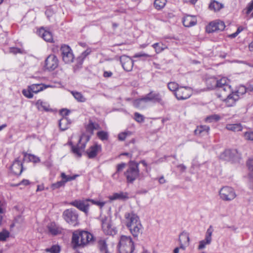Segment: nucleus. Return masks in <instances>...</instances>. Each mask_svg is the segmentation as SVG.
<instances>
[{
    "label": "nucleus",
    "instance_id": "1a4fd4ad",
    "mask_svg": "<svg viewBox=\"0 0 253 253\" xmlns=\"http://www.w3.org/2000/svg\"><path fill=\"white\" fill-rule=\"evenodd\" d=\"M63 61L65 63H72L74 59V56L70 47L63 44L60 48Z\"/></svg>",
    "mask_w": 253,
    "mask_h": 253
},
{
    "label": "nucleus",
    "instance_id": "473e14b6",
    "mask_svg": "<svg viewBox=\"0 0 253 253\" xmlns=\"http://www.w3.org/2000/svg\"><path fill=\"white\" fill-rule=\"evenodd\" d=\"M79 176V175L78 174H74L72 175H67L64 172H62L60 174V177L61 178V180L63 181L65 184L67 182L75 180Z\"/></svg>",
    "mask_w": 253,
    "mask_h": 253
},
{
    "label": "nucleus",
    "instance_id": "09e8293b",
    "mask_svg": "<svg viewBox=\"0 0 253 253\" xmlns=\"http://www.w3.org/2000/svg\"><path fill=\"white\" fill-rule=\"evenodd\" d=\"M97 136L101 140H107L108 137V135L107 132L104 131H98L97 133Z\"/></svg>",
    "mask_w": 253,
    "mask_h": 253
},
{
    "label": "nucleus",
    "instance_id": "423d86ee",
    "mask_svg": "<svg viewBox=\"0 0 253 253\" xmlns=\"http://www.w3.org/2000/svg\"><path fill=\"white\" fill-rule=\"evenodd\" d=\"M63 216L67 222L73 226H76L78 223V214L74 209L65 210L63 213Z\"/></svg>",
    "mask_w": 253,
    "mask_h": 253
},
{
    "label": "nucleus",
    "instance_id": "9b49d317",
    "mask_svg": "<svg viewBox=\"0 0 253 253\" xmlns=\"http://www.w3.org/2000/svg\"><path fill=\"white\" fill-rule=\"evenodd\" d=\"M213 228L211 225L207 229L204 240L200 241L198 247V250H203L205 249L207 245H210L212 241V235L213 232Z\"/></svg>",
    "mask_w": 253,
    "mask_h": 253
},
{
    "label": "nucleus",
    "instance_id": "393cba45",
    "mask_svg": "<svg viewBox=\"0 0 253 253\" xmlns=\"http://www.w3.org/2000/svg\"><path fill=\"white\" fill-rule=\"evenodd\" d=\"M80 236L81 238L82 245H84L91 241L93 238L92 235L88 232L80 231Z\"/></svg>",
    "mask_w": 253,
    "mask_h": 253
},
{
    "label": "nucleus",
    "instance_id": "c756f323",
    "mask_svg": "<svg viewBox=\"0 0 253 253\" xmlns=\"http://www.w3.org/2000/svg\"><path fill=\"white\" fill-rule=\"evenodd\" d=\"M72 244L74 248L82 246L81 238L80 236V231H75L72 236Z\"/></svg>",
    "mask_w": 253,
    "mask_h": 253
},
{
    "label": "nucleus",
    "instance_id": "20e7f679",
    "mask_svg": "<svg viewBox=\"0 0 253 253\" xmlns=\"http://www.w3.org/2000/svg\"><path fill=\"white\" fill-rule=\"evenodd\" d=\"M225 94H219L218 96L223 100L227 107H232L234 106L236 102L239 99V95L237 92H234L231 89V92L228 93L226 92Z\"/></svg>",
    "mask_w": 253,
    "mask_h": 253
},
{
    "label": "nucleus",
    "instance_id": "6e6d98bb",
    "mask_svg": "<svg viewBox=\"0 0 253 253\" xmlns=\"http://www.w3.org/2000/svg\"><path fill=\"white\" fill-rule=\"evenodd\" d=\"M22 93L25 96L29 98H31L33 96V92L32 90L29 89V86L27 89H23Z\"/></svg>",
    "mask_w": 253,
    "mask_h": 253
},
{
    "label": "nucleus",
    "instance_id": "aec40b11",
    "mask_svg": "<svg viewBox=\"0 0 253 253\" xmlns=\"http://www.w3.org/2000/svg\"><path fill=\"white\" fill-rule=\"evenodd\" d=\"M237 153V151L236 149H227L221 153L219 157L220 159L229 161L234 157Z\"/></svg>",
    "mask_w": 253,
    "mask_h": 253
},
{
    "label": "nucleus",
    "instance_id": "49530a36",
    "mask_svg": "<svg viewBox=\"0 0 253 253\" xmlns=\"http://www.w3.org/2000/svg\"><path fill=\"white\" fill-rule=\"evenodd\" d=\"M65 184L62 180L57 181L54 183H53L51 185V188L54 190L55 189H57L60 188L61 187H64L65 186Z\"/></svg>",
    "mask_w": 253,
    "mask_h": 253
},
{
    "label": "nucleus",
    "instance_id": "c85d7f7f",
    "mask_svg": "<svg viewBox=\"0 0 253 253\" xmlns=\"http://www.w3.org/2000/svg\"><path fill=\"white\" fill-rule=\"evenodd\" d=\"M22 155L23 160L24 161L33 162V163H36L39 162L40 161L39 157H37V156L34 155L27 154L26 153H23Z\"/></svg>",
    "mask_w": 253,
    "mask_h": 253
},
{
    "label": "nucleus",
    "instance_id": "b1692460",
    "mask_svg": "<svg viewBox=\"0 0 253 253\" xmlns=\"http://www.w3.org/2000/svg\"><path fill=\"white\" fill-rule=\"evenodd\" d=\"M37 109L40 111H49L50 110L49 104L41 99L38 100L35 103Z\"/></svg>",
    "mask_w": 253,
    "mask_h": 253
},
{
    "label": "nucleus",
    "instance_id": "864d4df0",
    "mask_svg": "<svg viewBox=\"0 0 253 253\" xmlns=\"http://www.w3.org/2000/svg\"><path fill=\"white\" fill-rule=\"evenodd\" d=\"M30 184V182L28 179H23L19 183H17V187L20 186V189H23L24 187L29 185Z\"/></svg>",
    "mask_w": 253,
    "mask_h": 253
},
{
    "label": "nucleus",
    "instance_id": "bf43d9fd",
    "mask_svg": "<svg viewBox=\"0 0 253 253\" xmlns=\"http://www.w3.org/2000/svg\"><path fill=\"white\" fill-rule=\"evenodd\" d=\"M126 165L124 163H122L119 164L117 166V172H119L122 171L125 168Z\"/></svg>",
    "mask_w": 253,
    "mask_h": 253
},
{
    "label": "nucleus",
    "instance_id": "0eeeda50",
    "mask_svg": "<svg viewBox=\"0 0 253 253\" xmlns=\"http://www.w3.org/2000/svg\"><path fill=\"white\" fill-rule=\"evenodd\" d=\"M219 196L223 201H231L236 198V194L233 188L229 186H224L220 189Z\"/></svg>",
    "mask_w": 253,
    "mask_h": 253
},
{
    "label": "nucleus",
    "instance_id": "79ce46f5",
    "mask_svg": "<svg viewBox=\"0 0 253 253\" xmlns=\"http://www.w3.org/2000/svg\"><path fill=\"white\" fill-rule=\"evenodd\" d=\"M168 87L170 91L175 93L180 86L175 82H170L168 84Z\"/></svg>",
    "mask_w": 253,
    "mask_h": 253
},
{
    "label": "nucleus",
    "instance_id": "8fccbe9b",
    "mask_svg": "<svg viewBox=\"0 0 253 253\" xmlns=\"http://www.w3.org/2000/svg\"><path fill=\"white\" fill-rule=\"evenodd\" d=\"M131 134V132L129 131L121 132L118 135V139L121 141H123L127 136H129Z\"/></svg>",
    "mask_w": 253,
    "mask_h": 253
},
{
    "label": "nucleus",
    "instance_id": "a19ab883",
    "mask_svg": "<svg viewBox=\"0 0 253 253\" xmlns=\"http://www.w3.org/2000/svg\"><path fill=\"white\" fill-rule=\"evenodd\" d=\"M212 80L216 81V79L214 78H210L206 80V84L209 89H211L216 88V84H213V81Z\"/></svg>",
    "mask_w": 253,
    "mask_h": 253
},
{
    "label": "nucleus",
    "instance_id": "4d7b16f0",
    "mask_svg": "<svg viewBox=\"0 0 253 253\" xmlns=\"http://www.w3.org/2000/svg\"><path fill=\"white\" fill-rule=\"evenodd\" d=\"M234 92H237V94H239L240 96V95L245 94L247 92V88H246L244 86H241L237 91Z\"/></svg>",
    "mask_w": 253,
    "mask_h": 253
},
{
    "label": "nucleus",
    "instance_id": "de8ad7c7",
    "mask_svg": "<svg viewBox=\"0 0 253 253\" xmlns=\"http://www.w3.org/2000/svg\"><path fill=\"white\" fill-rule=\"evenodd\" d=\"M45 251L50 253H59L60 252V247L59 246L54 245L50 248L46 249Z\"/></svg>",
    "mask_w": 253,
    "mask_h": 253
},
{
    "label": "nucleus",
    "instance_id": "a211bd4d",
    "mask_svg": "<svg viewBox=\"0 0 253 253\" xmlns=\"http://www.w3.org/2000/svg\"><path fill=\"white\" fill-rule=\"evenodd\" d=\"M102 150L101 145L98 144H94L90 146L86 151L87 157L89 159L95 158Z\"/></svg>",
    "mask_w": 253,
    "mask_h": 253
},
{
    "label": "nucleus",
    "instance_id": "680f3d73",
    "mask_svg": "<svg viewBox=\"0 0 253 253\" xmlns=\"http://www.w3.org/2000/svg\"><path fill=\"white\" fill-rule=\"evenodd\" d=\"M253 10V0L251 1V2L249 4L248 6L247 7V14H249L251 12V11ZM252 16L253 17V12L252 13Z\"/></svg>",
    "mask_w": 253,
    "mask_h": 253
},
{
    "label": "nucleus",
    "instance_id": "603ef678",
    "mask_svg": "<svg viewBox=\"0 0 253 253\" xmlns=\"http://www.w3.org/2000/svg\"><path fill=\"white\" fill-rule=\"evenodd\" d=\"M151 57V56L150 55H149L148 54H147V53H145L143 52L136 53L133 56V58H140V57H142V58H144V59H146V58H147L148 57Z\"/></svg>",
    "mask_w": 253,
    "mask_h": 253
},
{
    "label": "nucleus",
    "instance_id": "e433bc0d",
    "mask_svg": "<svg viewBox=\"0 0 253 253\" xmlns=\"http://www.w3.org/2000/svg\"><path fill=\"white\" fill-rule=\"evenodd\" d=\"M221 119V117L218 114H213L210 116H208L206 119L205 121L207 123H211L213 122H216L220 120Z\"/></svg>",
    "mask_w": 253,
    "mask_h": 253
},
{
    "label": "nucleus",
    "instance_id": "052dcab7",
    "mask_svg": "<svg viewBox=\"0 0 253 253\" xmlns=\"http://www.w3.org/2000/svg\"><path fill=\"white\" fill-rule=\"evenodd\" d=\"M91 52V50L90 48H87L86 50H85L83 52H82V53L81 54V57L83 58V59H84L88 55H89L90 52Z\"/></svg>",
    "mask_w": 253,
    "mask_h": 253
},
{
    "label": "nucleus",
    "instance_id": "3c124183",
    "mask_svg": "<svg viewBox=\"0 0 253 253\" xmlns=\"http://www.w3.org/2000/svg\"><path fill=\"white\" fill-rule=\"evenodd\" d=\"M134 119L138 123H142L144 121V116L137 112L134 113Z\"/></svg>",
    "mask_w": 253,
    "mask_h": 253
},
{
    "label": "nucleus",
    "instance_id": "4be33fe9",
    "mask_svg": "<svg viewBox=\"0 0 253 253\" xmlns=\"http://www.w3.org/2000/svg\"><path fill=\"white\" fill-rule=\"evenodd\" d=\"M183 25L186 27H190L197 23V18L195 16L187 15L183 18Z\"/></svg>",
    "mask_w": 253,
    "mask_h": 253
},
{
    "label": "nucleus",
    "instance_id": "f3484780",
    "mask_svg": "<svg viewBox=\"0 0 253 253\" xmlns=\"http://www.w3.org/2000/svg\"><path fill=\"white\" fill-rule=\"evenodd\" d=\"M125 217L126 219V225L127 227L140 221L139 217L133 212L126 213Z\"/></svg>",
    "mask_w": 253,
    "mask_h": 253
},
{
    "label": "nucleus",
    "instance_id": "7c9ffc66",
    "mask_svg": "<svg viewBox=\"0 0 253 253\" xmlns=\"http://www.w3.org/2000/svg\"><path fill=\"white\" fill-rule=\"evenodd\" d=\"M147 103L145 96H144L141 98L135 100L133 102V105L136 108L143 109L146 107Z\"/></svg>",
    "mask_w": 253,
    "mask_h": 253
},
{
    "label": "nucleus",
    "instance_id": "39448f33",
    "mask_svg": "<svg viewBox=\"0 0 253 253\" xmlns=\"http://www.w3.org/2000/svg\"><path fill=\"white\" fill-rule=\"evenodd\" d=\"M101 227L103 232L106 235H114L117 232L116 228L112 224L111 219L104 217L101 219Z\"/></svg>",
    "mask_w": 253,
    "mask_h": 253
},
{
    "label": "nucleus",
    "instance_id": "2f4dec72",
    "mask_svg": "<svg viewBox=\"0 0 253 253\" xmlns=\"http://www.w3.org/2000/svg\"><path fill=\"white\" fill-rule=\"evenodd\" d=\"M71 121L67 117H63L59 122V126L62 130H65L69 128Z\"/></svg>",
    "mask_w": 253,
    "mask_h": 253
},
{
    "label": "nucleus",
    "instance_id": "5701e85b",
    "mask_svg": "<svg viewBox=\"0 0 253 253\" xmlns=\"http://www.w3.org/2000/svg\"><path fill=\"white\" fill-rule=\"evenodd\" d=\"M210 127L206 125L198 126L195 130L196 135L199 136H207L209 135Z\"/></svg>",
    "mask_w": 253,
    "mask_h": 253
},
{
    "label": "nucleus",
    "instance_id": "58836bf2",
    "mask_svg": "<svg viewBox=\"0 0 253 253\" xmlns=\"http://www.w3.org/2000/svg\"><path fill=\"white\" fill-rule=\"evenodd\" d=\"M167 2V0H155L154 2V5L156 9L160 10L165 7Z\"/></svg>",
    "mask_w": 253,
    "mask_h": 253
},
{
    "label": "nucleus",
    "instance_id": "72a5a7b5",
    "mask_svg": "<svg viewBox=\"0 0 253 253\" xmlns=\"http://www.w3.org/2000/svg\"><path fill=\"white\" fill-rule=\"evenodd\" d=\"M223 7V4L216 0H211L209 5L210 9L214 11H219Z\"/></svg>",
    "mask_w": 253,
    "mask_h": 253
},
{
    "label": "nucleus",
    "instance_id": "e2e57ef3",
    "mask_svg": "<svg viewBox=\"0 0 253 253\" xmlns=\"http://www.w3.org/2000/svg\"><path fill=\"white\" fill-rule=\"evenodd\" d=\"M69 113V111L66 109H63L60 111V114L63 116V117H66Z\"/></svg>",
    "mask_w": 253,
    "mask_h": 253
},
{
    "label": "nucleus",
    "instance_id": "37998d69",
    "mask_svg": "<svg viewBox=\"0 0 253 253\" xmlns=\"http://www.w3.org/2000/svg\"><path fill=\"white\" fill-rule=\"evenodd\" d=\"M100 251L102 253H108L107 245L105 241L101 240L99 242Z\"/></svg>",
    "mask_w": 253,
    "mask_h": 253
},
{
    "label": "nucleus",
    "instance_id": "5fc2aeb1",
    "mask_svg": "<svg viewBox=\"0 0 253 253\" xmlns=\"http://www.w3.org/2000/svg\"><path fill=\"white\" fill-rule=\"evenodd\" d=\"M89 201L91 202L92 204L98 206L101 209L106 204L105 202L101 201H96L95 200L89 199Z\"/></svg>",
    "mask_w": 253,
    "mask_h": 253
},
{
    "label": "nucleus",
    "instance_id": "0e129e2a",
    "mask_svg": "<svg viewBox=\"0 0 253 253\" xmlns=\"http://www.w3.org/2000/svg\"><path fill=\"white\" fill-rule=\"evenodd\" d=\"M113 75L112 72L111 71H104L103 73V76L105 78H109L112 76Z\"/></svg>",
    "mask_w": 253,
    "mask_h": 253
},
{
    "label": "nucleus",
    "instance_id": "2eb2a0df",
    "mask_svg": "<svg viewBox=\"0 0 253 253\" xmlns=\"http://www.w3.org/2000/svg\"><path fill=\"white\" fill-rule=\"evenodd\" d=\"M89 200V199L85 200H75L70 202L69 204L77 208L85 213H87L88 210L89 205L88 202Z\"/></svg>",
    "mask_w": 253,
    "mask_h": 253
},
{
    "label": "nucleus",
    "instance_id": "bb28decb",
    "mask_svg": "<svg viewBox=\"0 0 253 253\" xmlns=\"http://www.w3.org/2000/svg\"><path fill=\"white\" fill-rule=\"evenodd\" d=\"M49 232L53 235L60 234L62 232V228L57 225L55 222H51L47 225Z\"/></svg>",
    "mask_w": 253,
    "mask_h": 253
},
{
    "label": "nucleus",
    "instance_id": "9d476101",
    "mask_svg": "<svg viewBox=\"0 0 253 253\" xmlns=\"http://www.w3.org/2000/svg\"><path fill=\"white\" fill-rule=\"evenodd\" d=\"M192 94L191 88L187 86H180L174 93L178 100H185L189 98Z\"/></svg>",
    "mask_w": 253,
    "mask_h": 253
},
{
    "label": "nucleus",
    "instance_id": "dca6fc26",
    "mask_svg": "<svg viewBox=\"0 0 253 253\" xmlns=\"http://www.w3.org/2000/svg\"><path fill=\"white\" fill-rule=\"evenodd\" d=\"M120 61L124 69L126 71H130L133 66V61L130 57L124 55L120 57Z\"/></svg>",
    "mask_w": 253,
    "mask_h": 253
},
{
    "label": "nucleus",
    "instance_id": "cd10ccee",
    "mask_svg": "<svg viewBox=\"0 0 253 253\" xmlns=\"http://www.w3.org/2000/svg\"><path fill=\"white\" fill-rule=\"evenodd\" d=\"M127 228L129 229L130 233L133 236L137 237L139 234L141 232L142 225L140 221H139L134 225L128 227Z\"/></svg>",
    "mask_w": 253,
    "mask_h": 253
},
{
    "label": "nucleus",
    "instance_id": "a18cd8bd",
    "mask_svg": "<svg viewBox=\"0 0 253 253\" xmlns=\"http://www.w3.org/2000/svg\"><path fill=\"white\" fill-rule=\"evenodd\" d=\"M247 166L251 175H253V157L249 159L247 162Z\"/></svg>",
    "mask_w": 253,
    "mask_h": 253
},
{
    "label": "nucleus",
    "instance_id": "4468645a",
    "mask_svg": "<svg viewBox=\"0 0 253 253\" xmlns=\"http://www.w3.org/2000/svg\"><path fill=\"white\" fill-rule=\"evenodd\" d=\"M58 64L59 61L57 57L54 54H50L45 61L44 67L49 71H52L58 67Z\"/></svg>",
    "mask_w": 253,
    "mask_h": 253
},
{
    "label": "nucleus",
    "instance_id": "7ed1b4c3",
    "mask_svg": "<svg viewBox=\"0 0 253 253\" xmlns=\"http://www.w3.org/2000/svg\"><path fill=\"white\" fill-rule=\"evenodd\" d=\"M134 249L133 242L130 236H122L118 245L120 253H132Z\"/></svg>",
    "mask_w": 253,
    "mask_h": 253
},
{
    "label": "nucleus",
    "instance_id": "4c0bfd02",
    "mask_svg": "<svg viewBox=\"0 0 253 253\" xmlns=\"http://www.w3.org/2000/svg\"><path fill=\"white\" fill-rule=\"evenodd\" d=\"M126 197V194L123 192L120 193H114L112 195L110 196L109 198L110 200L113 201L118 199H124Z\"/></svg>",
    "mask_w": 253,
    "mask_h": 253
},
{
    "label": "nucleus",
    "instance_id": "6e6552de",
    "mask_svg": "<svg viewBox=\"0 0 253 253\" xmlns=\"http://www.w3.org/2000/svg\"><path fill=\"white\" fill-rule=\"evenodd\" d=\"M213 81V84H216V88L220 92V94L224 93L226 92L228 93L231 92V86L229 84V80L225 77L221 78L216 81Z\"/></svg>",
    "mask_w": 253,
    "mask_h": 253
},
{
    "label": "nucleus",
    "instance_id": "13d9d810",
    "mask_svg": "<svg viewBox=\"0 0 253 253\" xmlns=\"http://www.w3.org/2000/svg\"><path fill=\"white\" fill-rule=\"evenodd\" d=\"M244 136L247 140H253V131H249L245 133Z\"/></svg>",
    "mask_w": 253,
    "mask_h": 253
},
{
    "label": "nucleus",
    "instance_id": "ddd939ff",
    "mask_svg": "<svg viewBox=\"0 0 253 253\" xmlns=\"http://www.w3.org/2000/svg\"><path fill=\"white\" fill-rule=\"evenodd\" d=\"M145 99L148 103H159L162 105L164 104L161 95L155 91H151L145 95Z\"/></svg>",
    "mask_w": 253,
    "mask_h": 253
},
{
    "label": "nucleus",
    "instance_id": "a878e982",
    "mask_svg": "<svg viewBox=\"0 0 253 253\" xmlns=\"http://www.w3.org/2000/svg\"><path fill=\"white\" fill-rule=\"evenodd\" d=\"M51 85H45L42 84H33L29 86V89L33 93H37L48 87H52Z\"/></svg>",
    "mask_w": 253,
    "mask_h": 253
},
{
    "label": "nucleus",
    "instance_id": "69168bd1",
    "mask_svg": "<svg viewBox=\"0 0 253 253\" xmlns=\"http://www.w3.org/2000/svg\"><path fill=\"white\" fill-rule=\"evenodd\" d=\"M4 208V203L2 201H0V213H3Z\"/></svg>",
    "mask_w": 253,
    "mask_h": 253
},
{
    "label": "nucleus",
    "instance_id": "774afa93",
    "mask_svg": "<svg viewBox=\"0 0 253 253\" xmlns=\"http://www.w3.org/2000/svg\"><path fill=\"white\" fill-rule=\"evenodd\" d=\"M44 189V187L43 185H38L37 189V192L38 191H43Z\"/></svg>",
    "mask_w": 253,
    "mask_h": 253
},
{
    "label": "nucleus",
    "instance_id": "c9c22d12",
    "mask_svg": "<svg viewBox=\"0 0 253 253\" xmlns=\"http://www.w3.org/2000/svg\"><path fill=\"white\" fill-rule=\"evenodd\" d=\"M227 129L233 131H239L242 130V126L240 124H228L226 125Z\"/></svg>",
    "mask_w": 253,
    "mask_h": 253
},
{
    "label": "nucleus",
    "instance_id": "f704fd0d",
    "mask_svg": "<svg viewBox=\"0 0 253 253\" xmlns=\"http://www.w3.org/2000/svg\"><path fill=\"white\" fill-rule=\"evenodd\" d=\"M156 53L159 54L168 48V46L162 42L155 43L152 45Z\"/></svg>",
    "mask_w": 253,
    "mask_h": 253
},
{
    "label": "nucleus",
    "instance_id": "412c9836",
    "mask_svg": "<svg viewBox=\"0 0 253 253\" xmlns=\"http://www.w3.org/2000/svg\"><path fill=\"white\" fill-rule=\"evenodd\" d=\"M180 248L185 250V248L189 245V237L188 234L186 232H182L179 237Z\"/></svg>",
    "mask_w": 253,
    "mask_h": 253
},
{
    "label": "nucleus",
    "instance_id": "f257e3e1",
    "mask_svg": "<svg viewBox=\"0 0 253 253\" xmlns=\"http://www.w3.org/2000/svg\"><path fill=\"white\" fill-rule=\"evenodd\" d=\"M99 128V126L97 123L90 121L86 126V133L83 134L80 137L79 143L76 146L73 145L71 141H69V145L72 146V151L75 155L78 157L81 156L82 151L84 149L86 144L89 140L94 130Z\"/></svg>",
    "mask_w": 253,
    "mask_h": 253
},
{
    "label": "nucleus",
    "instance_id": "f8f14e48",
    "mask_svg": "<svg viewBox=\"0 0 253 253\" xmlns=\"http://www.w3.org/2000/svg\"><path fill=\"white\" fill-rule=\"evenodd\" d=\"M225 28V23L220 20H216L211 22L207 27L208 33H212L216 31H222Z\"/></svg>",
    "mask_w": 253,
    "mask_h": 253
},
{
    "label": "nucleus",
    "instance_id": "6ab92c4d",
    "mask_svg": "<svg viewBox=\"0 0 253 253\" xmlns=\"http://www.w3.org/2000/svg\"><path fill=\"white\" fill-rule=\"evenodd\" d=\"M38 35L42 37L45 41L49 42H53V37L51 33L43 28H41L37 31Z\"/></svg>",
    "mask_w": 253,
    "mask_h": 253
},
{
    "label": "nucleus",
    "instance_id": "338daca9",
    "mask_svg": "<svg viewBox=\"0 0 253 253\" xmlns=\"http://www.w3.org/2000/svg\"><path fill=\"white\" fill-rule=\"evenodd\" d=\"M178 169L181 171H184L186 169V167L183 164L179 165L177 166Z\"/></svg>",
    "mask_w": 253,
    "mask_h": 253
},
{
    "label": "nucleus",
    "instance_id": "f03ea898",
    "mask_svg": "<svg viewBox=\"0 0 253 253\" xmlns=\"http://www.w3.org/2000/svg\"><path fill=\"white\" fill-rule=\"evenodd\" d=\"M128 183H133L137 179H142L143 177L139 173L138 164L130 161L128 168L124 173Z\"/></svg>",
    "mask_w": 253,
    "mask_h": 253
},
{
    "label": "nucleus",
    "instance_id": "ea45409f",
    "mask_svg": "<svg viewBox=\"0 0 253 253\" xmlns=\"http://www.w3.org/2000/svg\"><path fill=\"white\" fill-rule=\"evenodd\" d=\"M72 94L75 98L78 101L84 102L86 101L85 98L79 92L72 91Z\"/></svg>",
    "mask_w": 253,
    "mask_h": 253
},
{
    "label": "nucleus",
    "instance_id": "c03bdc74",
    "mask_svg": "<svg viewBox=\"0 0 253 253\" xmlns=\"http://www.w3.org/2000/svg\"><path fill=\"white\" fill-rule=\"evenodd\" d=\"M9 236V233L6 230L3 229L0 232V241H5L6 239Z\"/></svg>",
    "mask_w": 253,
    "mask_h": 253
}]
</instances>
